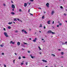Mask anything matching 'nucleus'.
Returning <instances> with one entry per match:
<instances>
[{
    "mask_svg": "<svg viewBox=\"0 0 67 67\" xmlns=\"http://www.w3.org/2000/svg\"><path fill=\"white\" fill-rule=\"evenodd\" d=\"M24 6L25 7H26L27 6V4L26 3H25L24 4Z\"/></svg>",
    "mask_w": 67,
    "mask_h": 67,
    "instance_id": "1a4fd4ad",
    "label": "nucleus"
},
{
    "mask_svg": "<svg viewBox=\"0 0 67 67\" xmlns=\"http://www.w3.org/2000/svg\"><path fill=\"white\" fill-rule=\"evenodd\" d=\"M54 21H53L52 24H54Z\"/></svg>",
    "mask_w": 67,
    "mask_h": 67,
    "instance_id": "a19ab883",
    "label": "nucleus"
},
{
    "mask_svg": "<svg viewBox=\"0 0 67 67\" xmlns=\"http://www.w3.org/2000/svg\"><path fill=\"white\" fill-rule=\"evenodd\" d=\"M4 35L6 37H8L9 36L8 35V34L7 33L4 32Z\"/></svg>",
    "mask_w": 67,
    "mask_h": 67,
    "instance_id": "f257e3e1",
    "label": "nucleus"
},
{
    "mask_svg": "<svg viewBox=\"0 0 67 67\" xmlns=\"http://www.w3.org/2000/svg\"><path fill=\"white\" fill-rule=\"evenodd\" d=\"M22 32H24V33H25V34H27V32H26V31H24V29L22 30Z\"/></svg>",
    "mask_w": 67,
    "mask_h": 67,
    "instance_id": "f03ea898",
    "label": "nucleus"
},
{
    "mask_svg": "<svg viewBox=\"0 0 67 67\" xmlns=\"http://www.w3.org/2000/svg\"><path fill=\"white\" fill-rule=\"evenodd\" d=\"M17 44L18 46H19V45H20V42H17Z\"/></svg>",
    "mask_w": 67,
    "mask_h": 67,
    "instance_id": "6e6552de",
    "label": "nucleus"
},
{
    "mask_svg": "<svg viewBox=\"0 0 67 67\" xmlns=\"http://www.w3.org/2000/svg\"><path fill=\"white\" fill-rule=\"evenodd\" d=\"M12 11H14V9H12Z\"/></svg>",
    "mask_w": 67,
    "mask_h": 67,
    "instance_id": "680f3d73",
    "label": "nucleus"
},
{
    "mask_svg": "<svg viewBox=\"0 0 67 67\" xmlns=\"http://www.w3.org/2000/svg\"><path fill=\"white\" fill-rule=\"evenodd\" d=\"M38 8L39 9H41V8H40V7H39Z\"/></svg>",
    "mask_w": 67,
    "mask_h": 67,
    "instance_id": "3c124183",
    "label": "nucleus"
},
{
    "mask_svg": "<svg viewBox=\"0 0 67 67\" xmlns=\"http://www.w3.org/2000/svg\"><path fill=\"white\" fill-rule=\"evenodd\" d=\"M65 44H67V42H65Z\"/></svg>",
    "mask_w": 67,
    "mask_h": 67,
    "instance_id": "09e8293b",
    "label": "nucleus"
},
{
    "mask_svg": "<svg viewBox=\"0 0 67 67\" xmlns=\"http://www.w3.org/2000/svg\"><path fill=\"white\" fill-rule=\"evenodd\" d=\"M15 33H18V31L16 30L15 31Z\"/></svg>",
    "mask_w": 67,
    "mask_h": 67,
    "instance_id": "aec40b11",
    "label": "nucleus"
},
{
    "mask_svg": "<svg viewBox=\"0 0 67 67\" xmlns=\"http://www.w3.org/2000/svg\"><path fill=\"white\" fill-rule=\"evenodd\" d=\"M61 57V58H64V57Z\"/></svg>",
    "mask_w": 67,
    "mask_h": 67,
    "instance_id": "13d9d810",
    "label": "nucleus"
},
{
    "mask_svg": "<svg viewBox=\"0 0 67 67\" xmlns=\"http://www.w3.org/2000/svg\"><path fill=\"white\" fill-rule=\"evenodd\" d=\"M46 28V27H45V26H44V29H45Z\"/></svg>",
    "mask_w": 67,
    "mask_h": 67,
    "instance_id": "a18cd8bd",
    "label": "nucleus"
},
{
    "mask_svg": "<svg viewBox=\"0 0 67 67\" xmlns=\"http://www.w3.org/2000/svg\"><path fill=\"white\" fill-rule=\"evenodd\" d=\"M33 42H36V40H33Z\"/></svg>",
    "mask_w": 67,
    "mask_h": 67,
    "instance_id": "a878e982",
    "label": "nucleus"
},
{
    "mask_svg": "<svg viewBox=\"0 0 67 67\" xmlns=\"http://www.w3.org/2000/svg\"><path fill=\"white\" fill-rule=\"evenodd\" d=\"M3 30H4V31H5V28H4Z\"/></svg>",
    "mask_w": 67,
    "mask_h": 67,
    "instance_id": "4c0bfd02",
    "label": "nucleus"
},
{
    "mask_svg": "<svg viewBox=\"0 0 67 67\" xmlns=\"http://www.w3.org/2000/svg\"><path fill=\"white\" fill-rule=\"evenodd\" d=\"M42 61L43 62H45V63H47V61L46 60H42Z\"/></svg>",
    "mask_w": 67,
    "mask_h": 67,
    "instance_id": "9d476101",
    "label": "nucleus"
},
{
    "mask_svg": "<svg viewBox=\"0 0 67 67\" xmlns=\"http://www.w3.org/2000/svg\"><path fill=\"white\" fill-rule=\"evenodd\" d=\"M19 11H20V12H21V9H19Z\"/></svg>",
    "mask_w": 67,
    "mask_h": 67,
    "instance_id": "2f4dec72",
    "label": "nucleus"
},
{
    "mask_svg": "<svg viewBox=\"0 0 67 67\" xmlns=\"http://www.w3.org/2000/svg\"><path fill=\"white\" fill-rule=\"evenodd\" d=\"M12 8L13 9H15V6L13 4L12 5Z\"/></svg>",
    "mask_w": 67,
    "mask_h": 67,
    "instance_id": "39448f33",
    "label": "nucleus"
},
{
    "mask_svg": "<svg viewBox=\"0 0 67 67\" xmlns=\"http://www.w3.org/2000/svg\"><path fill=\"white\" fill-rule=\"evenodd\" d=\"M57 27H59V25H57Z\"/></svg>",
    "mask_w": 67,
    "mask_h": 67,
    "instance_id": "7c9ffc66",
    "label": "nucleus"
},
{
    "mask_svg": "<svg viewBox=\"0 0 67 67\" xmlns=\"http://www.w3.org/2000/svg\"><path fill=\"white\" fill-rule=\"evenodd\" d=\"M60 8L61 9H63V7L62 6H60Z\"/></svg>",
    "mask_w": 67,
    "mask_h": 67,
    "instance_id": "b1692460",
    "label": "nucleus"
},
{
    "mask_svg": "<svg viewBox=\"0 0 67 67\" xmlns=\"http://www.w3.org/2000/svg\"><path fill=\"white\" fill-rule=\"evenodd\" d=\"M30 15H33V14L31 13H30Z\"/></svg>",
    "mask_w": 67,
    "mask_h": 67,
    "instance_id": "c03bdc74",
    "label": "nucleus"
},
{
    "mask_svg": "<svg viewBox=\"0 0 67 67\" xmlns=\"http://www.w3.org/2000/svg\"><path fill=\"white\" fill-rule=\"evenodd\" d=\"M21 49H22V50H24V49L23 48H22Z\"/></svg>",
    "mask_w": 67,
    "mask_h": 67,
    "instance_id": "052dcab7",
    "label": "nucleus"
},
{
    "mask_svg": "<svg viewBox=\"0 0 67 67\" xmlns=\"http://www.w3.org/2000/svg\"><path fill=\"white\" fill-rule=\"evenodd\" d=\"M23 58H25L26 57L24 56H23Z\"/></svg>",
    "mask_w": 67,
    "mask_h": 67,
    "instance_id": "cd10ccee",
    "label": "nucleus"
},
{
    "mask_svg": "<svg viewBox=\"0 0 67 67\" xmlns=\"http://www.w3.org/2000/svg\"><path fill=\"white\" fill-rule=\"evenodd\" d=\"M42 41H43V40H44V39H42Z\"/></svg>",
    "mask_w": 67,
    "mask_h": 67,
    "instance_id": "338daca9",
    "label": "nucleus"
},
{
    "mask_svg": "<svg viewBox=\"0 0 67 67\" xmlns=\"http://www.w3.org/2000/svg\"><path fill=\"white\" fill-rule=\"evenodd\" d=\"M58 23H59H59H60V22L59 21H58Z\"/></svg>",
    "mask_w": 67,
    "mask_h": 67,
    "instance_id": "6e6d98bb",
    "label": "nucleus"
},
{
    "mask_svg": "<svg viewBox=\"0 0 67 67\" xmlns=\"http://www.w3.org/2000/svg\"><path fill=\"white\" fill-rule=\"evenodd\" d=\"M43 42H45V40H44L43 41Z\"/></svg>",
    "mask_w": 67,
    "mask_h": 67,
    "instance_id": "5fc2aeb1",
    "label": "nucleus"
},
{
    "mask_svg": "<svg viewBox=\"0 0 67 67\" xmlns=\"http://www.w3.org/2000/svg\"><path fill=\"white\" fill-rule=\"evenodd\" d=\"M3 5L5 7V4H3Z\"/></svg>",
    "mask_w": 67,
    "mask_h": 67,
    "instance_id": "72a5a7b5",
    "label": "nucleus"
},
{
    "mask_svg": "<svg viewBox=\"0 0 67 67\" xmlns=\"http://www.w3.org/2000/svg\"><path fill=\"white\" fill-rule=\"evenodd\" d=\"M11 28V27L10 26H9L8 27V29H10Z\"/></svg>",
    "mask_w": 67,
    "mask_h": 67,
    "instance_id": "4468645a",
    "label": "nucleus"
},
{
    "mask_svg": "<svg viewBox=\"0 0 67 67\" xmlns=\"http://www.w3.org/2000/svg\"><path fill=\"white\" fill-rule=\"evenodd\" d=\"M7 66L5 65H4V67H6Z\"/></svg>",
    "mask_w": 67,
    "mask_h": 67,
    "instance_id": "8fccbe9b",
    "label": "nucleus"
},
{
    "mask_svg": "<svg viewBox=\"0 0 67 67\" xmlns=\"http://www.w3.org/2000/svg\"><path fill=\"white\" fill-rule=\"evenodd\" d=\"M11 14H13V15H14L15 14V13L14 12H11Z\"/></svg>",
    "mask_w": 67,
    "mask_h": 67,
    "instance_id": "9b49d317",
    "label": "nucleus"
},
{
    "mask_svg": "<svg viewBox=\"0 0 67 67\" xmlns=\"http://www.w3.org/2000/svg\"><path fill=\"white\" fill-rule=\"evenodd\" d=\"M14 54H15V55H17V54H16V53H15Z\"/></svg>",
    "mask_w": 67,
    "mask_h": 67,
    "instance_id": "49530a36",
    "label": "nucleus"
},
{
    "mask_svg": "<svg viewBox=\"0 0 67 67\" xmlns=\"http://www.w3.org/2000/svg\"><path fill=\"white\" fill-rule=\"evenodd\" d=\"M12 24V22H9L8 23V24Z\"/></svg>",
    "mask_w": 67,
    "mask_h": 67,
    "instance_id": "f3484780",
    "label": "nucleus"
},
{
    "mask_svg": "<svg viewBox=\"0 0 67 67\" xmlns=\"http://www.w3.org/2000/svg\"><path fill=\"white\" fill-rule=\"evenodd\" d=\"M64 15H66V14H64Z\"/></svg>",
    "mask_w": 67,
    "mask_h": 67,
    "instance_id": "603ef678",
    "label": "nucleus"
},
{
    "mask_svg": "<svg viewBox=\"0 0 67 67\" xmlns=\"http://www.w3.org/2000/svg\"><path fill=\"white\" fill-rule=\"evenodd\" d=\"M44 13H46V12H44Z\"/></svg>",
    "mask_w": 67,
    "mask_h": 67,
    "instance_id": "774afa93",
    "label": "nucleus"
},
{
    "mask_svg": "<svg viewBox=\"0 0 67 67\" xmlns=\"http://www.w3.org/2000/svg\"><path fill=\"white\" fill-rule=\"evenodd\" d=\"M39 53H40V54H42V53H41L40 52Z\"/></svg>",
    "mask_w": 67,
    "mask_h": 67,
    "instance_id": "bf43d9fd",
    "label": "nucleus"
},
{
    "mask_svg": "<svg viewBox=\"0 0 67 67\" xmlns=\"http://www.w3.org/2000/svg\"><path fill=\"white\" fill-rule=\"evenodd\" d=\"M14 21H17V20L15 19H14Z\"/></svg>",
    "mask_w": 67,
    "mask_h": 67,
    "instance_id": "c85d7f7f",
    "label": "nucleus"
},
{
    "mask_svg": "<svg viewBox=\"0 0 67 67\" xmlns=\"http://www.w3.org/2000/svg\"><path fill=\"white\" fill-rule=\"evenodd\" d=\"M38 48H39L40 50H42V49H41V48L40 47V46H38Z\"/></svg>",
    "mask_w": 67,
    "mask_h": 67,
    "instance_id": "a211bd4d",
    "label": "nucleus"
},
{
    "mask_svg": "<svg viewBox=\"0 0 67 67\" xmlns=\"http://www.w3.org/2000/svg\"><path fill=\"white\" fill-rule=\"evenodd\" d=\"M13 23H14V24H15V23L14 22H13Z\"/></svg>",
    "mask_w": 67,
    "mask_h": 67,
    "instance_id": "e2e57ef3",
    "label": "nucleus"
},
{
    "mask_svg": "<svg viewBox=\"0 0 67 67\" xmlns=\"http://www.w3.org/2000/svg\"><path fill=\"white\" fill-rule=\"evenodd\" d=\"M32 39V38H29V40H31Z\"/></svg>",
    "mask_w": 67,
    "mask_h": 67,
    "instance_id": "4d7b16f0",
    "label": "nucleus"
},
{
    "mask_svg": "<svg viewBox=\"0 0 67 67\" xmlns=\"http://www.w3.org/2000/svg\"><path fill=\"white\" fill-rule=\"evenodd\" d=\"M17 20L19 21H20V19H18Z\"/></svg>",
    "mask_w": 67,
    "mask_h": 67,
    "instance_id": "ea45409f",
    "label": "nucleus"
},
{
    "mask_svg": "<svg viewBox=\"0 0 67 67\" xmlns=\"http://www.w3.org/2000/svg\"><path fill=\"white\" fill-rule=\"evenodd\" d=\"M2 54L3 55H4V53H2Z\"/></svg>",
    "mask_w": 67,
    "mask_h": 67,
    "instance_id": "864d4df0",
    "label": "nucleus"
},
{
    "mask_svg": "<svg viewBox=\"0 0 67 67\" xmlns=\"http://www.w3.org/2000/svg\"><path fill=\"white\" fill-rule=\"evenodd\" d=\"M21 65H23V63H21Z\"/></svg>",
    "mask_w": 67,
    "mask_h": 67,
    "instance_id": "bb28decb",
    "label": "nucleus"
},
{
    "mask_svg": "<svg viewBox=\"0 0 67 67\" xmlns=\"http://www.w3.org/2000/svg\"><path fill=\"white\" fill-rule=\"evenodd\" d=\"M59 25L60 26H62V23H59Z\"/></svg>",
    "mask_w": 67,
    "mask_h": 67,
    "instance_id": "2eb2a0df",
    "label": "nucleus"
},
{
    "mask_svg": "<svg viewBox=\"0 0 67 67\" xmlns=\"http://www.w3.org/2000/svg\"><path fill=\"white\" fill-rule=\"evenodd\" d=\"M30 12V9H29L28 10V12Z\"/></svg>",
    "mask_w": 67,
    "mask_h": 67,
    "instance_id": "c9c22d12",
    "label": "nucleus"
},
{
    "mask_svg": "<svg viewBox=\"0 0 67 67\" xmlns=\"http://www.w3.org/2000/svg\"><path fill=\"white\" fill-rule=\"evenodd\" d=\"M13 63L14 64L15 63V60H13Z\"/></svg>",
    "mask_w": 67,
    "mask_h": 67,
    "instance_id": "4be33fe9",
    "label": "nucleus"
},
{
    "mask_svg": "<svg viewBox=\"0 0 67 67\" xmlns=\"http://www.w3.org/2000/svg\"><path fill=\"white\" fill-rule=\"evenodd\" d=\"M52 31L51 30H49L48 31L47 33H52Z\"/></svg>",
    "mask_w": 67,
    "mask_h": 67,
    "instance_id": "423d86ee",
    "label": "nucleus"
},
{
    "mask_svg": "<svg viewBox=\"0 0 67 67\" xmlns=\"http://www.w3.org/2000/svg\"><path fill=\"white\" fill-rule=\"evenodd\" d=\"M10 43L12 44H15V42H13L12 41H10Z\"/></svg>",
    "mask_w": 67,
    "mask_h": 67,
    "instance_id": "20e7f679",
    "label": "nucleus"
},
{
    "mask_svg": "<svg viewBox=\"0 0 67 67\" xmlns=\"http://www.w3.org/2000/svg\"><path fill=\"white\" fill-rule=\"evenodd\" d=\"M30 1H31V2H33L34 1L33 0H30Z\"/></svg>",
    "mask_w": 67,
    "mask_h": 67,
    "instance_id": "473e14b6",
    "label": "nucleus"
},
{
    "mask_svg": "<svg viewBox=\"0 0 67 67\" xmlns=\"http://www.w3.org/2000/svg\"><path fill=\"white\" fill-rule=\"evenodd\" d=\"M28 52L29 53H30V52L29 51H28Z\"/></svg>",
    "mask_w": 67,
    "mask_h": 67,
    "instance_id": "de8ad7c7",
    "label": "nucleus"
},
{
    "mask_svg": "<svg viewBox=\"0 0 67 67\" xmlns=\"http://www.w3.org/2000/svg\"><path fill=\"white\" fill-rule=\"evenodd\" d=\"M19 59H21V57H19L18 58Z\"/></svg>",
    "mask_w": 67,
    "mask_h": 67,
    "instance_id": "393cba45",
    "label": "nucleus"
},
{
    "mask_svg": "<svg viewBox=\"0 0 67 67\" xmlns=\"http://www.w3.org/2000/svg\"><path fill=\"white\" fill-rule=\"evenodd\" d=\"M44 16H43L42 17V19H44Z\"/></svg>",
    "mask_w": 67,
    "mask_h": 67,
    "instance_id": "5701e85b",
    "label": "nucleus"
},
{
    "mask_svg": "<svg viewBox=\"0 0 67 67\" xmlns=\"http://www.w3.org/2000/svg\"><path fill=\"white\" fill-rule=\"evenodd\" d=\"M51 33L53 34H55V32H52H52Z\"/></svg>",
    "mask_w": 67,
    "mask_h": 67,
    "instance_id": "6ab92c4d",
    "label": "nucleus"
},
{
    "mask_svg": "<svg viewBox=\"0 0 67 67\" xmlns=\"http://www.w3.org/2000/svg\"><path fill=\"white\" fill-rule=\"evenodd\" d=\"M1 47H3V45H2V44H1Z\"/></svg>",
    "mask_w": 67,
    "mask_h": 67,
    "instance_id": "f704fd0d",
    "label": "nucleus"
},
{
    "mask_svg": "<svg viewBox=\"0 0 67 67\" xmlns=\"http://www.w3.org/2000/svg\"><path fill=\"white\" fill-rule=\"evenodd\" d=\"M61 54L62 55H64V53L63 52H61Z\"/></svg>",
    "mask_w": 67,
    "mask_h": 67,
    "instance_id": "ddd939ff",
    "label": "nucleus"
},
{
    "mask_svg": "<svg viewBox=\"0 0 67 67\" xmlns=\"http://www.w3.org/2000/svg\"><path fill=\"white\" fill-rule=\"evenodd\" d=\"M58 51H60V49H58Z\"/></svg>",
    "mask_w": 67,
    "mask_h": 67,
    "instance_id": "0e129e2a",
    "label": "nucleus"
},
{
    "mask_svg": "<svg viewBox=\"0 0 67 67\" xmlns=\"http://www.w3.org/2000/svg\"><path fill=\"white\" fill-rule=\"evenodd\" d=\"M39 32H40V33H41V31H39Z\"/></svg>",
    "mask_w": 67,
    "mask_h": 67,
    "instance_id": "69168bd1",
    "label": "nucleus"
},
{
    "mask_svg": "<svg viewBox=\"0 0 67 67\" xmlns=\"http://www.w3.org/2000/svg\"><path fill=\"white\" fill-rule=\"evenodd\" d=\"M40 27H42V24H41L40 25V26H39Z\"/></svg>",
    "mask_w": 67,
    "mask_h": 67,
    "instance_id": "dca6fc26",
    "label": "nucleus"
},
{
    "mask_svg": "<svg viewBox=\"0 0 67 67\" xmlns=\"http://www.w3.org/2000/svg\"><path fill=\"white\" fill-rule=\"evenodd\" d=\"M54 13V11H52L51 12V14L53 15V14Z\"/></svg>",
    "mask_w": 67,
    "mask_h": 67,
    "instance_id": "f8f14e48",
    "label": "nucleus"
},
{
    "mask_svg": "<svg viewBox=\"0 0 67 67\" xmlns=\"http://www.w3.org/2000/svg\"><path fill=\"white\" fill-rule=\"evenodd\" d=\"M26 65H27V62L26 63Z\"/></svg>",
    "mask_w": 67,
    "mask_h": 67,
    "instance_id": "37998d69",
    "label": "nucleus"
},
{
    "mask_svg": "<svg viewBox=\"0 0 67 67\" xmlns=\"http://www.w3.org/2000/svg\"><path fill=\"white\" fill-rule=\"evenodd\" d=\"M49 3H47L46 4V5L47 7V8H49Z\"/></svg>",
    "mask_w": 67,
    "mask_h": 67,
    "instance_id": "7ed1b4c3",
    "label": "nucleus"
},
{
    "mask_svg": "<svg viewBox=\"0 0 67 67\" xmlns=\"http://www.w3.org/2000/svg\"><path fill=\"white\" fill-rule=\"evenodd\" d=\"M37 40V38H35V40Z\"/></svg>",
    "mask_w": 67,
    "mask_h": 67,
    "instance_id": "79ce46f5",
    "label": "nucleus"
},
{
    "mask_svg": "<svg viewBox=\"0 0 67 67\" xmlns=\"http://www.w3.org/2000/svg\"><path fill=\"white\" fill-rule=\"evenodd\" d=\"M24 44H27V43L25 42H24Z\"/></svg>",
    "mask_w": 67,
    "mask_h": 67,
    "instance_id": "e433bc0d",
    "label": "nucleus"
},
{
    "mask_svg": "<svg viewBox=\"0 0 67 67\" xmlns=\"http://www.w3.org/2000/svg\"><path fill=\"white\" fill-rule=\"evenodd\" d=\"M11 2H12V3H13V1H11Z\"/></svg>",
    "mask_w": 67,
    "mask_h": 67,
    "instance_id": "58836bf2",
    "label": "nucleus"
},
{
    "mask_svg": "<svg viewBox=\"0 0 67 67\" xmlns=\"http://www.w3.org/2000/svg\"><path fill=\"white\" fill-rule=\"evenodd\" d=\"M51 55H52V56H53L54 57H55V55L54 54H51Z\"/></svg>",
    "mask_w": 67,
    "mask_h": 67,
    "instance_id": "412c9836",
    "label": "nucleus"
},
{
    "mask_svg": "<svg viewBox=\"0 0 67 67\" xmlns=\"http://www.w3.org/2000/svg\"><path fill=\"white\" fill-rule=\"evenodd\" d=\"M31 58H34V57H33L32 56H31Z\"/></svg>",
    "mask_w": 67,
    "mask_h": 67,
    "instance_id": "c756f323",
    "label": "nucleus"
},
{
    "mask_svg": "<svg viewBox=\"0 0 67 67\" xmlns=\"http://www.w3.org/2000/svg\"><path fill=\"white\" fill-rule=\"evenodd\" d=\"M51 22V20H49L47 22V23L48 24H50V22Z\"/></svg>",
    "mask_w": 67,
    "mask_h": 67,
    "instance_id": "0eeeda50",
    "label": "nucleus"
}]
</instances>
